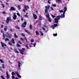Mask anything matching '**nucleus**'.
<instances>
[{
    "instance_id": "1",
    "label": "nucleus",
    "mask_w": 79,
    "mask_h": 79,
    "mask_svg": "<svg viewBox=\"0 0 79 79\" xmlns=\"http://www.w3.org/2000/svg\"><path fill=\"white\" fill-rule=\"evenodd\" d=\"M45 13L46 14H48L47 15H46V16L47 18H49V14L48 13V10H49L50 8V6H46L45 7Z\"/></svg>"
},
{
    "instance_id": "2",
    "label": "nucleus",
    "mask_w": 79,
    "mask_h": 79,
    "mask_svg": "<svg viewBox=\"0 0 79 79\" xmlns=\"http://www.w3.org/2000/svg\"><path fill=\"white\" fill-rule=\"evenodd\" d=\"M11 74H12V76H14L13 75H15V74H16V75L18 76V77H19V78H21V76H20V75H19V73L18 72H16L15 73H14L13 72H12Z\"/></svg>"
},
{
    "instance_id": "3",
    "label": "nucleus",
    "mask_w": 79,
    "mask_h": 79,
    "mask_svg": "<svg viewBox=\"0 0 79 79\" xmlns=\"http://www.w3.org/2000/svg\"><path fill=\"white\" fill-rule=\"evenodd\" d=\"M25 49L24 48H22L21 50L19 49V51L20 53L22 54V55H23L24 54L23 53L24 52V50Z\"/></svg>"
},
{
    "instance_id": "4",
    "label": "nucleus",
    "mask_w": 79,
    "mask_h": 79,
    "mask_svg": "<svg viewBox=\"0 0 79 79\" xmlns=\"http://www.w3.org/2000/svg\"><path fill=\"white\" fill-rule=\"evenodd\" d=\"M56 17L57 18H56L55 19V23H58V19H60V16H57Z\"/></svg>"
},
{
    "instance_id": "5",
    "label": "nucleus",
    "mask_w": 79,
    "mask_h": 79,
    "mask_svg": "<svg viewBox=\"0 0 79 79\" xmlns=\"http://www.w3.org/2000/svg\"><path fill=\"white\" fill-rule=\"evenodd\" d=\"M24 8L23 9V11L24 12H26L25 10H27V9L29 8V7L28 6H24Z\"/></svg>"
},
{
    "instance_id": "6",
    "label": "nucleus",
    "mask_w": 79,
    "mask_h": 79,
    "mask_svg": "<svg viewBox=\"0 0 79 79\" xmlns=\"http://www.w3.org/2000/svg\"><path fill=\"white\" fill-rule=\"evenodd\" d=\"M1 46L2 47H3L5 49L6 48L4 47H6V45L5 43H3L2 42H1Z\"/></svg>"
},
{
    "instance_id": "7",
    "label": "nucleus",
    "mask_w": 79,
    "mask_h": 79,
    "mask_svg": "<svg viewBox=\"0 0 79 79\" xmlns=\"http://www.w3.org/2000/svg\"><path fill=\"white\" fill-rule=\"evenodd\" d=\"M16 18H17V16H16V13H14L13 18L14 20H15V19H16Z\"/></svg>"
},
{
    "instance_id": "8",
    "label": "nucleus",
    "mask_w": 79,
    "mask_h": 79,
    "mask_svg": "<svg viewBox=\"0 0 79 79\" xmlns=\"http://www.w3.org/2000/svg\"><path fill=\"white\" fill-rule=\"evenodd\" d=\"M11 19V18L10 17H7V20L6 21V23L7 24H8L9 23V21H10V20Z\"/></svg>"
},
{
    "instance_id": "9",
    "label": "nucleus",
    "mask_w": 79,
    "mask_h": 79,
    "mask_svg": "<svg viewBox=\"0 0 79 79\" xmlns=\"http://www.w3.org/2000/svg\"><path fill=\"white\" fill-rule=\"evenodd\" d=\"M26 24H27V23L24 22L22 24V27H26Z\"/></svg>"
},
{
    "instance_id": "10",
    "label": "nucleus",
    "mask_w": 79,
    "mask_h": 79,
    "mask_svg": "<svg viewBox=\"0 0 79 79\" xmlns=\"http://www.w3.org/2000/svg\"><path fill=\"white\" fill-rule=\"evenodd\" d=\"M6 36L7 37H8V38H10V37H11V35H9L8 33H6Z\"/></svg>"
},
{
    "instance_id": "11",
    "label": "nucleus",
    "mask_w": 79,
    "mask_h": 79,
    "mask_svg": "<svg viewBox=\"0 0 79 79\" xmlns=\"http://www.w3.org/2000/svg\"><path fill=\"white\" fill-rule=\"evenodd\" d=\"M6 75L7 76V79H8L9 77H10V76L8 75V71H6Z\"/></svg>"
},
{
    "instance_id": "12",
    "label": "nucleus",
    "mask_w": 79,
    "mask_h": 79,
    "mask_svg": "<svg viewBox=\"0 0 79 79\" xmlns=\"http://www.w3.org/2000/svg\"><path fill=\"white\" fill-rule=\"evenodd\" d=\"M64 14L65 13H63V15H60V18H64L65 17V15H64Z\"/></svg>"
},
{
    "instance_id": "13",
    "label": "nucleus",
    "mask_w": 79,
    "mask_h": 79,
    "mask_svg": "<svg viewBox=\"0 0 79 79\" xmlns=\"http://www.w3.org/2000/svg\"><path fill=\"white\" fill-rule=\"evenodd\" d=\"M33 15L34 19H36L37 18L36 15H35L34 14V13L33 14Z\"/></svg>"
},
{
    "instance_id": "14",
    "label": "nucleus",
    "mask_w": 79,
    "mask_h": 79,
    "mask_svg": "<svg viewBox=\"0 0 79 79\" xmlns=\"http://www.w3.org/2000/svg\"><path fill=\"white\" fill-rule=\"evenodd\" d=\"M64 11L63 12L64 13H65V12L66 11V10H67V8L66 7H64Z\"/></svg>"
},
{
    "instance_id": "15",
    "label": "nucleus",
    "mask_w": 79,
    "mask_h": 79,
    "mask_svg": "<svg viewBox=\"0 0 79 79\" xmlns=\"http://www.w3.org/2000/svg\"><path fill=\"white\" fill-rule=\"evenodd\" d=\"M10 10H15V9L13 7H10Z\"/></svg>"
},
{
    "instance_id": "16",
    "label": "nucleus",
    "mask_w": 79,
    "mask_h": 79,
    "mask_svg": "<svg viewBox=\"0 0 79 79\" xmlns=\"http://www.w3.org/2000/svg\"><path fill=\"white\" fill-rule=\"evenodd\" d=\"M18 66L19 68H20V66H21V63H20V62H18Z\"/></svg>"
},
{
    "instance_id": "17",
    "label": "nucleus",
    "mask_w": 79,
    "mask_h": 79,
    "mask_svg": "<svg viewBox=\"0 0 79 79\" xmlns=\"http://www.w3.org/2000/svg\"><path fill=\"white\" fill-rule=\"evenodd\" d=\"M12 44H14L15 43V40L13 38L12 40Z\"/></svg>"
},
{
    "instance_id": "18",
    "label": "nucleus",
    "mask_w": 79,
    "mask_h": 79,
    "mask_svg": "<svg viewBox=\"0 0 79 79\" xmlns=\"http://www.w3.org/2000/svg\"><path fill=\"white\" fill-rule=\"evenodd\" d=\"M4 30L5 31H7V26H6L4 27Z\"/></svg>"
},
{
    "instance_id": "19",
    "label": "nucleus",
    "mask_w": 79,
    "mask_h": 79,
    "mask_svg": "<svg viewBox=\"0 0 79 79\" xmlns=\"http://www.w3.org/2000/svg\"><path fill=\"white\" fill-rule=\"evenodd\" d=\"M25 32H27V34H30V32H29V31H28L27 30H25Z\"/></svg>"
},
{
    "instance_id": "20",
    "label": "nucleus",
    "mask_w": 79,
    "mask_h": 79,
    "mask_svg": "<svg viewBox=\"0 0 79 79\" xmlns=\"http://www.w3.org/2000/svg\"><path fill=\"white\" fill-rule=\"evenodd\" d=\"M14 51L15 53H18V51H17V50H16V49H14Z\"/></svg>"
},
{
    "instance_id": "21",
    "label": "nucleus",
    "mask_w": 79,
    "mask_h": 79,
    "mask_svg": "<svg viewBox=\"0 0 79 79\" xmlns=\"http://www.w3.org/2000/svg\"><path fill=\"white\" fill-rule=\"evenodd\" d=\"M48 21H49V22H52V20L51 19H50V18H48Z\"/></svg>"
},
{
    "instance_id": "22",
    "label": "nucleus",
    "mask_w": 79,
    "mask_h": 79,
    "mask_svg": "<svg viewBox=\"0 0 79 79\" xmlns=\"http://www.w3.org/2000/svg\"><path fill=\"white\" fill-rule=\"evenodd\" d=\"M30 28L31 29H32V26L31 24H30Z\"/></svg>"
},
{
    "instance_id": "23",
    "label": "nucleus",
    "mask_w": 79,
    "mask_h": 79,
    "mask_svg": "<svg viewBox=\"0 0 79 79\" xmlns=\"http://www.w3.org/2000/svg\"><path fill=\"white\" fill-rule=\"evenodd\" d=\"M14 36H15V37H16V38H18V36H17V35H16V33H15Z\"/></svg>"
},
{
    "instance_id": "24",
    "label": "nucleus",
    "mask_w": 79,
    "mask_h": 79,
    "mask_svg": "<svg viewBox=\"0 0 79 79\" xmlns=\"http://www.w3.org/2000/svg\"><path fill=\"white\" fill-rule=\"evenodd\" d=\"M25 47H27V48H29V47H28V45L27 44L25 45Z\"/></svg>"
},
{
    "instance_id": "25",
    "label": "nucleus",
    "mask_w": 79,
    "mask_h": 79,
    "mask_svg": "<svg viewBox=\"0 0 79 79\" xmlns=\"http://www.w3.org/2000/svg\"><path fill=\"white\" fill-rule=\"evenodd\" d=\"M0 61L2 63H3V60H2L0 59Z\"/></svg>"
},
{
    "instance_id": "26",
    "label": "nucleus",
    "mask_w": 79,
    "mask_h": 79,
    "mask_svg": "<svg viewBox=\"0 0 79 79\" xmlns=\"http://www.w3.org/2000/svg\"><path fill=\"white\" fill-rule=\"evenodd\" d=\"M36 35H39V32H38V31H36Z\"/></svg>"
},
{
    "instance_id": "27",
    "label": "nucleus",
    "mask_w": 79,
    "mask_h": 79,
    "mask_svg": "<svg viewBox=\"0 0 79 79\" xmlns=\"http://www.w3.org/2000/svg\"><path fill=\"white\" fill-rule=\"evenodd\" d=\"M54 27H57L58 26V25L56 24H54Z\"/></svg>"
},
{
    "instance_id": "28",
    "label": "nucleus",
    "mask_w": 79,
    "mask_h": 79,
    "mask_svg": "<svg viewBox=\"0 0 79 79\" xmlns=\"http://www.w3.org/2000/svg\"><path fill=\"white\" fill-rule=\"evenodd\" d=\"M59 12L61 13H63V10H61L59 11Z\"/></svg>"
},
{
    "instance_id": "29",
    "label": "nucleus",
    "mask_w": 79,
    "mask_h": 79,
    "mask_svg": "<svg viewBox=\"0 0 79 79\" xmlns=\"http://www.w3.org/2000/svg\"><path fill=\"white\" fill-rule=\"evenodd\" d=\"M15 28H16V29H20L19 27H18V26H16L15 27Z\"/></svg>"
},
{
    "instance_id": "30",
    "label": "nucleus",
    "mask_w": 79,
    "mask_h": 79,
    "mask_svg": "<svg viewBox=\"0 0 79 79\" xmlns=\"http://www.w3.org/2000/svg\"><path fill=\"white\" fill-rule=\"evenodd\" d=\"M53 35L55 36H57V34H53Z\"/></svg>"
},
{
    "instance_id": "31",
    "label": "nucleus",
    "mask_w": 79,
    "mask_h": 79,
    "mask_svg": "<svg viewBox=\"0 0 79 79\" xmlns=\"http://www.w3.org/2000/svg\"><path fill=\"white\" fill-rule=\"evenodd\" d=\"M18 7L19 10H21V7H20V6H19V5H18Z\"/></svg>"
},
{
    "instance_id": "32",
    "label": "nucleus",
    "mask_w": 79,
    "mask_h": 79,
    "mask_svg": "<svg viewBox=\"0 0 79 79\" xmlns=\"http://www.w3.org/2000/svg\"><path fill=\"white\" fill-rule=\"evenodd\" d=\"M31 42H34V39H32L31 40Z\"/></svg>"
},
{
    "instance_id": "33",
    "label": "nucleus",
    "mask_w": 79,
    "mask_h": 79,
    "mask_svg": "<svg viewBox=\"0 0 79 79\" xmlns=\"http://www.w3.org/2000/svg\"><path fill=\"white\" fill-rule=\"evenodd\" d=\"M52 6H54V7H56V4H53L52 5Z\"/></svg>"
},
{
    "instance_id": "34",
    "label": "nucleus",
    "mask_w": 79,
    "mask_h": 79,
    "mask_svg": "<svg viewBox=\"0 0 79 79\" xmlns=\"http://www.w3.org/2000/svg\"><path fill=\"white\" fill-rule=\"evenodd\" d=\"M20 40H22V41H24V40L23 38H20Z\"/></svg>"
},
{
    "instance_id": "35",
    "label": "nucleus",
    "mask_w": 79,
    "mask_h": 79,
    "mask_svg": "<svg viewBox=\"0 0 79 79\" xmlns=\"http://www.w3.org/2000/svg\"><path fill=\"white\" fill-rule=\"evenodd\" d=\"M3 37L4 38H5V35H4V33H3Z\"/></svg>"
},
{
    "instance_id": "36",
    "label": "nucleus",
    "mask_w": 79,
    "mask_h": 79,
    "mask_svg": "<svg viewBox=\"0 0 79 79\" xmlns=\"http://www.w3.org/2000/svg\"><path fill=\"white\" fill-rule=\"evenodd\" d=\"M41 19H42V17H40V16H39V19L40 20H41Z\"/></svg>"
},
{
    "instance_id": "37",
    "label": "nucleus",
    "mask_w": 79,
    "mask_h": 79,
    "mask_svg": "<svg viewBox=\"0 0 79 79\" xmlns=\"http://www.w3.org/2000/svg\"><path fill=\"white\" fill-rule=\"evenodd\" d=\"M17 47H20V45L19 44H17Z\"/></svg>"
},
{
    "instance_id": "38",
    "label": "nucleus",
    "mask_w": 79,
    "mask_h": 79,
    "mask_svg": "<svg viewBox=\"0 0 79 79\" xmlns=\"http://www.w3.org/2000/svg\"><path fill=\"white\" fill-rule=\"evenodd\" d=\"M8 44H9V45H12V44H11V43L10 42H9L8 43Z\"/></svg>"
},
{
    "instance_id": "39",
    "label": "nucleus",
    "mask_w": 79,
    "mask_h": 79,
    "mask_svg": "<svg viewBox=\"0 0 79 79\" xmlns=\"http://www.w3.org/2000/svg\"><path fill=\"white\" fill-rule=\"evenodd\" d=\"M21 19L22 21H23V17H21Z\"/></svg>"
},
{
    "instance_id": "40",
    "label": "nucleus",
    "mask_w": 79,
    "mask_h": 79,
    "mask_svg": "<svg viewBox=\"0 0 79 79\" xmlns=\"http://www.w3.org/2000/svg\"><path fill=\"white\" fill-rule=\"evenodd\" d=\"M52 29H55V26H54L52 25Z\"/></svg>"
},
{
    "instance_id": "41",
    "label": "nucleus",
    "mask_w": 79,
    "mask_h": 79,
    "mask_svg": "<svg viewBox=\"0 0 79 79\" xmlns=\"http://www.w3.org/2000/svg\"><path fill=\"white\" fill-rule=\"evenodd\" d=\"M1 78H2V79H4V77H3V76L1 75Z\"/></svg>"
},
{
    "instance_id": "42",
    "label": "nucleus",
    "mask_w": 79,
    "mask_h": 79,
    "mask_svg": "<svg viewBox=\"0 0 79 79\" xmlns=\"http://www.w3.org/2000/svg\"><path fill=\"white\" fill-rule=\"evenodd\" d=\"M25 18H29V17H28L27 15H25Z\"/></svg>"
},
{
    "instance_id": "43",
    "label": "nucleus",
    "mask_w": 79,
    "mask_h": 79,
    "mask_svg": "<svg viewBox=\"0 0 79 79\" xmlns=\"http://www.w3.org/2000/svg\"><path fill=\"white\" fill-rule=\"evenodd\" d=\"M2 68H3V69H4V68H5V66H4V65L3 64H2Z\"/></svg>"
},
{
    "instance_id": "44",
    "label": "nucleus",
    "mask_w": 79,
    "mask_h": 79,
    "mask_svg": "<svg viewBox=\"0 0 79 79\" xmlns=\"http://www.w3.org/2000/svg\"><path fill=\"white\" fill-rule=\"evenodd\" d=\"M5 40H6V41H7V40H8V41H9V40H8V38H6Z\"/></svg>"
},
{
    "instance_id": "45",
    "label": "nucleus",
    "mask_w": 79,
    "mask_h": 79,
    "mask_svg": "<svg viewBox=\"0 0 79 79\" xmlns=\"http://www.w3.org/2000/svg\"><path fill=\"white\" fill-rule=\"evenodd\" d=\"M21 35L22 36H23V37H24V36H25V35L24 34H21Z\"/></svg>"
},
{
    "instance_id": "46",
    "label": "nucleus",
    "mask_w": 79,
    "mask_h": 79,
    "mask_svg": "<svg viewBox=\"0 0 79 79\" xmlns=\"http://www.w3.org/2000/svg\"><path fill=\"white\" fill-rule=\"evenodd\" d=\"M50 1H51V0H48V3L49 4H50Z\"/></svg>"
},
{
    "instance_id": "47",
    "label": "nucleus",
    "mask_w": 79,
    "mask_h": 79,
    "mask_svg": "<svg viewBox=\"0 0 79 79\" xmlns=\"http://www.w3.org/2000/svg\"><path fill=\"white\" fill-rule=\"evenodd\" d=\"M42 29L43 30H44V31L45 30V28L44 27H42Z\"/></svg>"
},
{
    "instance_id": "48",
    "label": "nucleus",
    "mask_w": 79,
    "mask_h": 79,
    "mask_svg": "<svg viewBox=\"0 0 79 79\" xmlns=\"http://www.w3.org/2000/svg\"><path fill=\"white\" fill-rule=\"evenodd\" d=\"M10 31L11 32H13V30L12 29H10Z\"/></svg>"
},
{
    "instance_id": "49",
    "label": "nucleus",
    "mask_w": 79,
    "mask_h": 79,
    "mask_svg": "<svg viewBox=\"0 0 79 79\" xmlns=\"http://www.w3.org/2000/svg\"><path fill=\"white\" fill-rule=\"evenodd\" d=\"M52 18H55V16H54L53 15H52Z\"/></svg>"
},
{
    "instance_id": "50",
    "label": "nucleus",
    "mask_w": 79,
    "mask_h": 79,
    "mask_svg": "<svg viewBox=\"0 0 79 79\" xmlns=\"http://www.w3.org/2000/svg\"><path fill=\"white\" fill-rule=\"evenodd\" d=\"M38 22V21H36L35 23H34V24H37V23Z\"/></svg>"
},
{
    "instance_id": "51",
    "label": "nucleus",
    "mask_w": 79,
    "mask_h": 79,
    "mask_svg": "<svg viewBox=\"0 0 79 79\" xmlns=\"http://www.w3.org/2000/svg\"><path fill=\"white\" fill-rule=\"evenodd\" d=\"M17 15H18V16H20L19 13H18L17 14Z\"/></svg>"
},
{
    "instance_id": "52",
    "label": "nucleus",
    "mask_w": 79,
    "mask_h": 79,
    "mask_svg": "<svg viewBox=\"0 0 79 79\" xmlns=\"http://www.w3.org/2000/svg\"><path fill=\"white\" fill-rule=\"evenodd\" d=\"M2 13L3 14V15H5V13H6V12H2Z\"/></svg>"
},
{
    "instance_id": "53",
    "label": "nucleus",
    "mask_w": 79,
    "mask_h": 79,
    "mask_svg": "<svg viewBox=\"0 0 79 79\" xmlns=\"http://www.w3.org/2000/svg\"><path fill=\"white\" fill-rule=\"evenodd\" d=\"M33 45H34V46L35 47V45H36V44L34 43V44Z\"/></svg>"
},
{
    "instance_id": "54",
    "label": "nucleus",
    "mask_w": 79,
    "mask_h": 79,
    "mask_svg": "<svg viewBox=\"0 0 79 79\" xmlns=\"http://www.w3.org/2000/svg\"><path fill=\"white\" fill-rule=\"evenodd\" d=\"M41 35H44V34H43V33H41Z\"/></svg>"
},
{
    "instance_id": "55",
    "label": "nucleus",
    "mask_w": 79,
    "mask_h": 79,
    "mask_svg": "<svg viewBox=\"0 0 79 79\" xmlns=\"http://www.w3.org/2000/svg\"><path fill=\"white\" fill-rule=\"evenodd\" d=\"M2 5L3 8H4V7H5V6H4V5H3V4H2Z\"/></svg>"
},
{
    "instance_id": "56",
    "label": "nucleus",
    "mask_w": 79,
    "mask_h": 79,
    "mask_svg": "<svg viewBox=\"0 0 79 79\" xmlns=\"http://www.w3.org/2000/svg\"><path fill=\"white\" fill-rule=\"evenodd\" d=\"M51 10H53V8H52V7H51Z\"/></svg>"
},
{
    "instance_id": "57",
    "label": "nucleus",
    "mask_w": 79,
    "mask_h": 79,
    "mask_svg": "<svg viewBox=\"0 0 79 79\" xmlns=\"http://www.w3.org/2000/svg\"><path fill=\"white\" fill-rule=\"evenodd\" d=\"M1 32H2V33H3V30L1 31Z\"/></svg>"
},
{
    "instance_id": "58",
    "label": "nucleus",
    "mask_w": 79,
    "mask_h": 79,
    "mask_svg": "<svg viewBox=\"0 0 79 79\" xmlns=\"http://www.w3.org/2000/svg\"><path fill=\"white\" fill-rule=\"evenodd\" d=\"M3 27V25H1V28H2Z\"/></svg>"
},
{
    "instance_id": "59",
    "label": "nucleus",
    "mask_w": 79,
    "mask_h": 79,
    "mask_svg": "<svg viewBox=\"0 0 79 79\" xmlns=\"http://www.w3.org/2000/svg\"><path fill=\"white\" fill-rule=\"evenodd\" d=\"M23 1V0H19V2H22Z\"/></svg>"
},
{
    "instance_id": "60",
    "label": "nucleus",
    "mask_w": 79,
    "mask_h": 79,
    "mask_svg": "<svg viewBox=\"0 0 79 79\" xmlns=\"http://www.w3.org/2000/svg\"><path fill=\"white\" fill-rule=\"evenodd\" d=\"M25 40H26V41H27V39L26 38H25Z\"/></svg>"
},
{
    "instance_id": "61",
    "label": "nucleus",
    "mask_w": 79,
    "mask_h": 79,
    "mask_svg": "<svg viewBox=\"0 0 79 79\" xmlns=\"http://www.w3.org/2000/svg\"><path fill=\"white\" fill-rule=\"evenodd\" d=\"M58 2H60V0H57Z\"/></svg>"
},
{
    "instance_id": "62",
    "label": "nucleus",
    "mask_w": 79,
    "mask_h": 79,
    "mask_svg": "<svg viewBox=\"0 0 79 79\" xmlns=\"http://www.w3.org/2000/svg\"><path fill=\"white\" fill-rule=\"evenodd\" d=\"M28 2H30L31 0H28Z\"/></svg>"
},
{
    "instance_id": "63",
    "label": "nucleus",
    "mask_w": 79,
    "mask_h": 79,
    "mask_svg": "<svg viewBox=\"0 0 79 79\" xmlns=\"http://www.w3.org/2000/svg\"><path fill=\"white\" fill-rule=\"evenodd\" d=\"M10 64H12V63L11 62H10Z\"/></svg>"
},
{
    "instance_id": "64",
    "label": "nucleus",
    "mask_w": 79,
    "mask_h": 79,
    "mask_svg": "<svg viewBox=\"0 0 79 79\" xmlns=\"http://www.w3.org/2000/svg\"><path fill=\"white\" fill-rule=\"evenodd\" d=\"M7 2H9V0H7Z\"/></svg>"
}]
</instances>
